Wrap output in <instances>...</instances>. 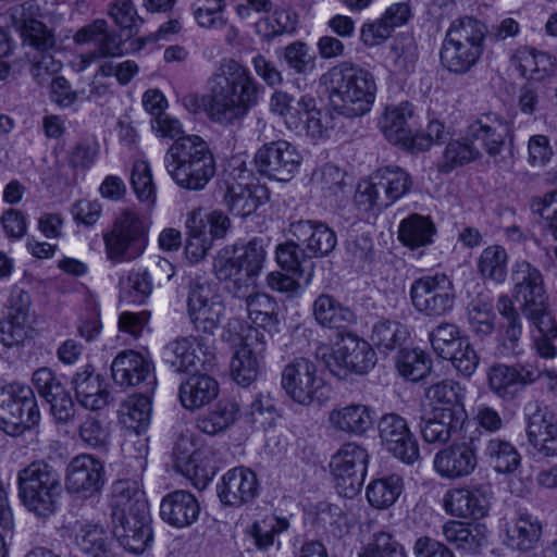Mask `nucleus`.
<instances>
[{"label":"nucleus","mask_w":557,"mask_h":557,"mask_svg":"<svg viewBox=\"0 0 557 557\" xmlns=\"http://www.w3.org/2000/svg\"><path fill=\"white\" fill-rule=\"evenodd\" d=\"M265 250L261 238H252L240 247H225L214 260L216 277L225 283V289L245 300V309L251 322L263 330L274 326L275 301L265 294L255 292L256 278L262 270Z\"/></svg>","instance_id":"1"},{"label":"nucleus","mask_w":557,"mask_h":557,"mask_svg":"<svg viewBox=\"0 0 557 557\" xmlns=\"http://www.w3.org/2000/svg\"><path fill=\"white\" fill-rule=\"evenodd\" d=\"M151 127L158 136L174 139L163 160L174 183L186 190L205 189L216 172L209 144L198 135H185L180 120L168 113L154 117Z\"/></svg>","instance_id":"2"},{"label":"nucleus","mask_w":557,"mask_h":557,"mask_svg":"<svg viewBox=\"0 0 557 557\" xmlns=\"http://www.w3.org/2000/svg\"><path fill=\"white\" fill-rule=\"evenodd\" d=\"M206 113L223 126L243 121L258 106L263 87L238 61L222 59L208 81Z\"/></svg>","instance_id":"3"},{"label":"nucleus","mask_w":557,"mask_h":557,"mask_svg":"<svg viewBox=\"0 0 557 557\" xmlns=\"http://www.w3.org/2000/svg\"><path fill=\"white\" fill-rule=\"evenodd\" d=\"M112 534L120 545L141 554L152 541L151 518L145 492L137 480L123 479L111 488Z\"/></svg>","instance_id":"4"},{"label":"nucleus","mask_w":557,"mask_h":557,"mask_svg":"<svg viewBox=\"0 0 557 557\" xmlns=\"http://www.w3.org/2000/svg\"><path fill=\"white\" fill-rule=\"evenodd\" d=\"M331 86L330 102L334 111L347 117H355L370 111L375 99L376 84L368 70L342 63L329 73Z\"/></svg>","instance_id":"5"},{"label":"nucleus","mask_w":557,"mask_h":557,"mask_svg":"<svg viewBox=\"0 0 557 557\" xmlns=\"http://www.w3.org/2000/svg\"><path fill=\"white\" fill-rule=\"evenodd\" d=\"M412 120V104L405 101L396 106H387L379 125L389 143L412 152L425 151L433 143L442 144L448 139L449 133L441 121H430L426 133H414Z\"/></svg>","instance_id":"6"},{"label":"nucleus","mask_w":557,"mask_h":557,"mask_svg":"<svg viewBox=\"0 0 557 557\" xmlns=\"http://www.w3.org/2000/svg\"><path fill=\"white\" fill-rule=\"evenodd\" d=\"M18 497L37 517L54 513L57 499L62 492L58 471L44 461H35L17 473Z\"/></svg>","instance_id":"7"},{"label":"nucleus","mask_w":557,"mask_h":557,"mask_svg":"<svg viewBox=\"0 0 557 557\" xmlns=\"http://www.w3.org/2000/svg\"><path fill=\"white\" fill-rule=\"evenodd\" d=\"M315 357L341 380H345L351 373L364 374L376 362L375 352L370 344L352 333L343 334L333 349L326 345L319 346Z\"/></svg>","instance_id":"8"},{"label":"nucleus","mask_w":557,"mask_h":557,"mask_svg":"<svg viewBox=\"0 0 557 557\" xmlns=\"http://www.w3.org/2000/svg\"><path fill=\"white\" fill-rule=\"evenodd\" d=\"M39 422L40 410L30 386L14 382L0 389V430L18 436Z\"/></svg>","instance_id":"9"},{"label":"nucleus","mask_w":557,"mask_h":557,"mask_svg":"<svg viewBox=\"0 0 557 557\" xmlns=\"http://www.w3.org/2000/svg\"><path fill=\"white\" fill-rule=\"evenodd\" d=\"M281 385L290 399L302 406L327 398L329 388L318 375L317 366L305 357L295 358L284 367Z\"/></svg>","instance_id":"10"},{"label":"nucleus","mask_w":557,"mask_h":557,"mask_svg":"<svg viewBox=\"0 0 557 557\" xmlns=\"http://www.w3.org/2000/svg\"><path fill=\"white\" fill-rule=\"evenodd\" d=\"M21 35L25 42L34 49L28 52L30 74L38 85L51 84L54 75L61 70V62L55 60L52 51L55 49L53 34L41 22L30 18L21 25Z\"/></svg>","instance_id":"11"},{"label":"nucleus","mask_w":557,"mask_h":557,"mask_svg":"<svg viewBox=\"0 0 557 557\" xmlns=\"http://www.w3.org/2000/svg\"><path fill=\"white\" fill-rule=\"evenodd\" d=\"M409 296L419 313L440 318L453 310L456 292L453 281L446 274L435 273L416 278L410 286Z\"/></svg>","instance_id":"12"},{"label":"nucleus","mask_w":557,"mask_h":557,"mask_svg":"<svg viewBox=\"0 0 557 557\" xmlns=\"http://www.w3.org/2000/svg\"><path fill=\"white\" fill-rule=\"evenodd\" d=\"M108 258L113 261L139 257L148 243L147 227L140 216L126 210L116 218L111 232L103 236Z\"/></svg>","instance_id":"13"},{"label":"nucleus","mask_w":557,"mask_h":557,"mask_svg":"<svg viewBox=\"0 0 557 557\" xmlns=\"http://www.w3.org/2000/svg\"><path fill=\"white\" fill-rule=\"evenodd\" d=\"M429 339L434 352L438 357L451 361L459 373L471 376L475 372L479 357L469 338L462 335L456 324L440 323L430 332Z\"/></svg>","instance_id":"14"},{"label":"nucleus","mask_w":557,"mask_h":557,"mask_svg":"<svg viewBox=\"0 0 557 557\" xmlns=\"http://www.w3.org/2000/svg\"><path fill=\"white\" fill-rule=\"evenodd\" d=\"M512 297L520 304L522 315L532 318L548 312L547 295L541 271L525 260L511 267Z\"/></svg>","instance_id":"15"},{"label":"nucleus","mask_w":557,"mask_h":557,"mask_svg":"<svg viewBox=\"0 0 557 557\" xmlns=\"http://www.w3.org/2000/svg\"><path fill=\"white\" fill-rule=\"evenodd\" d=\"M164 358L174 372L209 370L215 362L214 339L178 337L164 347Z\"/></svg>","instance_id":"16"},{"label":"nucleus","mask_w":557,"mask_h":557,"mask_svg":"<svg viewBox=\"0 0 557 557\" xmlns=\"http://www.w3.org/2000/svg\"><path fill=\"white\" fill-rule=\"evenodd\" d=\"M8 302V311L0 320V342L14 347L33 337L35 312L29 293L22 288H14Z\"/></svg>","instance_id":"17"},{"label":"nucleus","mask_w":557,"mask_h":557,"mask_svg":"<svg viewBox=\"0 0 557 557\" xmlns=\"http://www.w3.org/2000/svg\"><path fill=\"white\" fill-rule=\"evenodd\" d=\"M301 161L298 149L283 139L262 145L255 154L257 171L277 182H289L298 173Z\"/></svg>","instance_id":"18"},{"label":"nucleus","mask_w":557,"mask_h":557,"mask_svg":"<svg viewBox=\"0 0 557 557\" xmlns=\"http://www.w3.org/2000/svg\"><path fill=\"white\" fill-rule=\"evenodd\" d=\"M187 312L197 332L213 336L224 315V306L208 284L193 280L188 286Z\"/></svg>","instance_id":"19"},{"label":"nucleus","mask_w":557,"mask_h":557,"mask_svg":"<svg viewBox=\"0 0 557 557\" xmlns=\"http://www.w3.org/2000/svg\"><path fill=\"white\" fill-rule=\"evenodd\" d=\"M368 461L367 449L355 442L343 444L332 457L330 467L337 487L343 488L345 495L359 492L367 474Z\"/></svg>","instance_id":"20"},{"label":"nucleus","mask_w":557,"mask_h":557,"mask_svg":"<svg viewBox=\"0 0 557 557\" xmlns=\"http://www.w3.org/2000/svg\"><path fill=\"white\" fill-rule=\"evenodd\" d=\"M468 139L480 152L483 150L498 163L506 149L507 139L512 140L510 123L502 115L490 112L482 114L467 127Z\"/></svg>","instance_id":"21"},{"label":"nucleus","mask_w":557,"mask_h":557,"mask_svg":"<svg viewBox=\"0 0 557 557\" xmlns=\"http://www.w3.org/2000/svg\"><path fill=\"white\" fill-rule=\"evenodd\" d=\"M381 445L405 463L412 465L420 458L419 444L405 418L385 413L377 422Z\"/></svg>","instance_id":"22"},{"label":"nucleus","mask_w":557,"mask_h":557,"mask_svg":"<svg viewBox=\"0 0 557 557\" xmlns=\"http://www.w3.org/2000/svg\"><path fill=\"white\" fill-rule=\"evenodd\" d=\"M476 449L474 438L447 445L434 455L433 469L446 480L468 478L478 467Z\"/></svg>","instance_id":"23"},{"label":"nucleus","mask_w":557,"mask_h":557,"mask_svg":"<svg viewBox=\"0 0 557 557\" xmlns=\"http://www.w3.org/2000/svg\"><path fill=\"white\" fill-rule=\"evenodd\" d=\"M111 375L121 387L139 386L146 394L152 393L157 383L152 363L132 349L116 355L111 363Z\"/></svg>","instance_id":"24"},{"label":"nucleus","mask_w":557,"mask_h":557,"mask_svg":"<svg viewBox=\"0 0 557 557\" xmlns=\"http://www.w3.org/2000/svg\"><path fill=\"white\" fill-rule=\"evenodd\" d=\"M540 377V371L531 364H493L487 371L491 391L503 400L516 399L528 385Z\"/></svg>","instance_id":"25"},{"label":"nucleus","mask_w":557,"mask_h":557,"mask_svg":"<svg viewBox=\"0 0 557 557\" xmlns=\"http://www.w3.org/2000/svg\"><path fill=\"white\" fill-rule=\"evenodd\" d=\"M32 382L38 394L50 405V413L57 423L69 424L74 421L76 413L74 401L49 368L36 370Z\"/></svg>","instance_id":"26"},{"label":"nucleus","mask_w":557,"mask_h":557,"mask_svg":"<svg viewBox=\"0 0 557 557\" xmlns=\"http://www.w3.org/2000/svg\"><path fill=\"white\" fill-rule=\"evenodd\" d=\"M104 484L103 462L92 455L82 454L74 457L66 467L65 487L69 493L90 497Z\"/></svg>","instance_id":"27"},{"label":"nucleus","mask_w":557,"mask_h":557,"mask_svg":"<svg viewBox=\"0 0 557 557\" xmlns=\"http://www.w3.org/2000/svg\"><path fill=\"white\" fill-rule=\"evenodd\" d=\"M264 334L255 329L235 351L231 361V374L242 386L253 383L261 370L265 350Z\"/></svg>","instance_id":"28"},{"label":"nucleus","mask_w":557,"mask_h":557,"mask_svg":"<svg viewBox=\"0 0 557 557\" xmlns=\"http://www.w3.org/2000/svg\"><path fill=\"white\" fill-rule=\"evenodd\" d=\"M310 259L327 257L337 245L336 232L320 220H298L288 228Z\"/></svg>","instance_id":"29"},{"label":"nucleus","mask_w":557,"mask_h":557,"mask_svg":"<svg viewBox=\"0 0 557 557\" xmlns=\"http://www.w3.org/2000/svg\"><path fill=\"white\" fill-rule=\"evenodd\" d=\"M218 496L225 506L240 507L251 503L259 493L256 473L246 467L228 470L216 486Z\"/></svg>","instance_id":"30"},{"label":"nucleus","mask_w":557,"mask_h":557,"mask_svg":"<svg viewBox=\"0 0 557 557\" xmlns=\"http://www.w3.org/2000/svg\"><path fill=\"white\" fill-rule=\"evenodd\" d=\"M529 453L536 460L557 458V422L552 414L536 412L525 429Z\"/></svg>","instance_id":"31"},{"label":"nucleus","mask_w":557,"mask_h":557,"mask_svg":"<svg viewBox=\"0 0 557 557\" xmlns=\"http://www.w3.org/2000/svg\"><path fill=\"white\" fill-rule=\"evenodd\" d=\"M445 511L454 517L479 520L487 516L490 500L481 488H451L443 498Z\"/></svg>","instance_id":"32"},{"label":"nucleus","mask_w":557,"mask_h":557,"mask_svg":"<svg viewBox=\"0 0 557 557\" xmlns=\"http://www.w3.org/2000/svg\"><path fill=\"white\" fill-rule=\"evenodd\" d=\"M72 387L77 403L88 410H100L109 404L110 393L100 374L92 366L81 368L72 377Z\"/></svg>","instance_id":"33"},{"label":"nucleus","mask_w":557,"mask_h":557,"mask_svg":"<svg viewBox=\"0 0 557 557\" xmlns=\"http://www.w3.org/2000/svg\"><path fill=\"white\" fill-rule=\"evenodd\" d=\"M200 513V505L188 491L177 490L166 494L160 504V516L168 524L183 529L195 523Z\"/></svg>","instance_id":"34"},{"label":"nucleus","mask_w":557,"mask_h":557,"mask_svg":"<svg viewBox=\"0 0 557 557\" xmlns=\"http://www.w3.org/2000/svg\"><path fill=\"white\" fill-rule=\"evenodd\" d=\"M543 525L540 519L524 512L510 519L505 524L504 544L511 550L528 553L536 548Z\"/></svg>","instance_id":"35"},{"label":"nucleus","mask_w":557,"mask_h":557,"mask_svg":"<svg viewBox=\"0 0 557 557\" xmlns=\"http://www.w3.org/2000/svg\"><path fill=\"white\" fill-rule=\"evenodd\" d=\"M463 388L451 380H443L425 388L430 410L454 413L467 418L463 406Z\"/></svg>","instance_id":"36"},{"label":"nucleus","mask_w":557,"mask_h":557,"mask_svg":"<svg viewBox=\"0 0 557 557\" xmlns=\"http://www.w3.org/2000/svg\"><path fill=\"white\" fill-rule=\"evenodd\" d=\"M373 410L362 404H350L333 409L329 422L336 431L349 435H362L373 424Z\"/></svg>","instance_id":"37"},{"label":"nucleus","mask_w":557,"mask_h":557,"mask_svg":"<svg viewBox=\"0 0 557 557\" xmlns=\"http://www.w3.org/2000/svg\"><path fill=\"white\" fill-rule=\"evenodd\" d=\"M466 417L454 413L436 412L430 410L428 416L421 418L420 433L428 444L445 445L453 434L461 429Z\"/></svg>","instance_id":"38"},{"label":"nucleus","mask_w":557,"mask_h":557,"mask_svg":"<svg viewBox=\"0 0 557 557\" xmlns=\"http://www.w3.org/2000/svg\"><path fill=\"white\" fill-rule=\"evenodd\" d=\"M312 315L320 326L327 329L346 327L356 321L354 311L327 293H322L314 299Z\"/></svg>","instance_id":"39"},{"label":"nucleus","mask_w":557,"mask_h":557,"mask_svg":"<svg viewBox=\"0 0 557 557\" xmlns=\"http://www.w3.org/2000/svg\"><path fill=\"white\" fill-rule=\"evenodd\" d=\"M487 35L488 27L483 21L466 15L450 23L445 38L461 44L470 50L483 52Z\"/></svg>","instance_id":"40"},{"label":"nucleus","mask_w":557,"mask_h":557,"mask_svg":"<svg viewBox=\"0 0 557 557\" xmlns=\"http://www.w3.org/2000/svg\"><path fill=\"white\" fill-rule=\"evenodd\" d=\"M436 226L430 216L412 213L398 226V239L410 248L418 249L433 244Z\"/></svg>","instance_id":"41"},{"label":"nucleus","mask_w":557,"mask_h":557,"mask_svg":"<svg viewBox=\"0 0 557 557\" xmlns=\"http://www.w3.org/2000/svg\"><path fill=\"white\" fill-rule=\"evenodd\" d=\"M216 381L206 374H194L181 383L178 396L182 405L189 410L209 404L218 395Z\"/></svg>","instance_id":"42"},{"label":"nucleus","mask_w":557,"mask_h":557,"mask_svg":"<svg viewBox=\"0 0 557 557\" xmlns=\"http://www.w3.org/2000/svg\"><path fill=\"white\" fill-rule=\"evenodd\" d=\"M277 60L295 75L308 76L317 69V57L310 47L300 40L275 50Z\"/></svg>","instance_id":"43"},{"label":"nucleus","mask_w":557,"mask_h":557,"mask_svg":"<svg viewBox=\"0 0 557 557\" xmlns=\"http://www.w3.org/2000/svg\"><path fill=\"white\" fill-rule=\"evenodd\" d=\"M71 531L74 544L89 556H97L111 545L108 533L99 523L77 520Z\"/></svg>","instance_id":"44"},{"label":"nucleus","mask_w":557,"mask_h":557,"mask_svg":"<svg viewBox=\"0 0 557 557\" xmlns=\"http://www.w3.org/2000/svg\"><path fill=\"white\" fill-rule=\"evenodd\" d=\"M483 454L498 473H512L521 465V455L516 446L500 437H490L485 442Z\"/></svg>","instance_id":"45"},{"label":"nucleus","mask_w":557,"mask_h":557,"mask_svg":"<svg viewBox=\"0 0 557 557\" xmlns=\"http://www.w3.org/2000/svg\"><path fill=\"white\" fill-rule=\"evenodd\" d=\"M483 152L468 139V134L461 138L448 141L441 160L437 162V170L441 173H449L456 168L467 165L480 160Z\"/></svg>","instance_id":"46"},{"label":"nucleus","mask_w":557,"mask_h":557,"mask_svg":"<svg viewBox=\"0 0 557 557\" xmlns=\"http://www.w3.org/2000/svg\"><path fill=\"white\" fill-rule=\"evenodd\" d=\"M374 178L377 180L388 206L407 195L412 187L409 173L395 165L377 169Z\"/></svg>","instance_id":"47"},{"label":"nucleus","mask_w":557,"mask_h":557,"mask_svg":"<svg viewBox=\"0 0 557 557\" xmlns=\"http://www.w3.org/2000/svg\"><path fill=\"white\" fill-rule=\"evenodd\" d=\"M530 326L537 331L533 335V347L536 354L544 359H553L557 356V347L553 341L557 338V322L550 311L527 318Z\"/></svg>","instance_id":"48"},{"label":"nucleus","mask_w":557,"mask_h":557,"mask_svg":"<svg viewBox=\"0 0 557 557\" xmlns=\"http://www.w3.org/2000/svg\"><path fill=\"white\" fill-rule=\"evenodd\" d=\"M482 53L444 38L440 58L442 65L449 72L466 74L478 63Z\"/></svg>","instance_id":"49"},{"label":"nucleus","mask_w":557,"mask_h":557,"mask_svg":"<svg viewBox=\"0 0 557 557\" xmlns=\"http://www.w3.org/2000/svg\"><path fill=\"white\" fill-rule=\"evenodd\" d=\"M403 492V479L397 474L373 480L367 487L369 504L376 509H387L395 504Z\"/></svg>","instance_id":"50"},{"label":"nucleus","mask_w":557,"mask_h":557,"mask_svg":"<svg viewBox=\"0 0 557 557\" xmlns=\"http://www.w3.org/2000/svg\"><path fill=\"white\" fill-rule=\"evenodd\" d=\"M151 404L148 394L129 397L121 407L120 420L125 431L146 432L150 423Z\"/></svg>","instance_id":"51"},{"label":"nucleus","mask_w":557,"mask_h":557,"mask_svg":"<svg viewBox=\"0 0 557 557\" xmlns=\"http://www.w3.org/2000/svg\"><path fill=\"white\" fill-rule=\"evenodd\" d=\"M120 297L128 302H144L152 293L153 282L146 269L132 270L121 277Z\"/></svg>","instance_id":"52"},{"label":"nucleus","mask_w":557,"mask_h":557,"mask_svg":"<svg viewBox=\"0 0 557 557\" xmlns=\"http://www.w3.org/2000/svg\"><path fill=\"white\" fill-rule=\"evenodd\" d=\"M238 411L236 403L219 401L213 410L197 420V428L206 434L214 435L234 423Z\"/></svg>","instance_id":"53"},{"label":"nucleus","mask_w":557,"mask_h":557,"mask_svg":"<svg viewBox=\"0 0 557 557\" xmlns=\"http://www.w3.org/2000/svg\"><path fill=\"white\" fill-rule=\"evenodd\" d=\"M507 261L506 249L499 245H492L481 252L478 270L485 278L503 283L507 276Z\"/></svg>","instance_id":"54"},{"label":"nucleus","mask_w":557,"mask_h":557,"mask_svg":"<svg viewBox=\"0 0 557 557\" xmlns=\"http://www.w3.org/2000/svg\"><path fill=\"white\" fill-rule=\"evenodd\" d=\"M198 215H189L186 221L188 237L185 245V253L191 262H198L205 258L213 243L207 234L202 220Z\"/></svg>","instance_id":"55"},{"label":"nucleus","mask_w":557,"mask_h":557,"mask_svg":"<svg viewBox=\"0 0 557 557\" xmlns=\"http://www.w3.org/2000/svg\"><path fill=\"white\" fill-rule=\"evenodd\" d=\"M468 320L472 331L478 335L492 334L495 326V313L487 296L478 295L467 307Z\"/></svg>","instance_id":"56"},{"label":"nucleus","mask_w":557,"mask_h":557,"mask_svg":"<svg viewBox=\"0 0 557 557\" xmlns=\"http://www.w3.org/2000/svg\"><path fill=\"white\" fill-rule=\"evenodd\" d=\"M408 335L407 329L399 322L380 320L373 327L371 341L383 352L401 346Z\"/></svg>","instance_id":"57"},{"label":"nucleus","mask_w":557,"mask_h":557,"mask_svg":"<svg viewBox=\"0 0 557 557\" xmlns=\"http://www.w3.org/2000/svg\"><path fill=\"white\" fill-rule=\"evenodd\" d=\"M354 202L361 212L381 211L389 207L377 180L374 178V172L368 180L358 183Z\"/></svg>","instance_id":"58"},{"label":"nucleus","mask_w":557,"mask_h":557,"mask_svg":"<svg viewBox=\"0 0 557 557\" xmlns=\"http://www.w3.org/2000/svg\"><path fill=\"white\" fill-rule=\"evenodd\" d=\"M148 437L143 431H125L122 453L127 466L143 472L147 466Z\"/></svg>","instance_id":"59"},{"label":"nucleus","mask_w":557,"mask_h":557,"mask_svg":"<svg viewBox=\"0 0 557 557\" xmlns=\"http://www.w3.org/2000/svg\"><path fill=\"white\" fill-rule=\"evenodd\" d=\"M396 366L401 376L417 382L430 372L431 360L422 350L403 349L399 351Z\"/></svg>","instance_id":"60"},{"label":"nucleus","mask_w":557,"mask_h":557,"mask_svg":"<svg viewBox=\"0 0 557 557\" xmlns=\"http://www.w3.org/2000/svg\"><path fill=\"white\" fill-rule=\"evenodd\" d=\"M359 557H409L403 544L386 531L374 532Z\"/></svg>","instance_id":"61"},{"label":"nucleus","mask_w":557,"mask_h":557,"mask_svg":"<svg viewBox=\"0 0 557 557\" xmlns=\"http://www.w3.org/2000/svg\"><path fill=\"white\" fill-rule=\"evenodd\" d=\"M228 210L237 216L245 218L253 213L261 205L260 198L248 186H230L224 196Z\"/></svg>","instance_id":"62"},{"label":"nucleus","mask_w":557,"mask_h":557,"mask_svg":"<svg viewBox=\"0 0 557 557\" xmlns=\"http://www.w3.org/2000/svg\"><path fill=\"white\" fill-rule=\"evenodd\" d=\"M79 437L89 447L108 451L111 431L104 421L96 417H88L79 426Z\"/></svg>","instance_id":"63"},{"label":"nucleus","mask_w":557,"mask_h":557,"mask_svg":"<svg viewBox=\"0 0 557 557\" xmlns=\"http://www.w3.org/2000/svg\"><path fill=\"white\" fill-rule=\"evenodd\" d=\"M109 15L121 29L128 32V37L137 34L138 26L144 22L132 0L113 1L109 7Z\"/></svg>","instance_id":"64"}]
</instances>
